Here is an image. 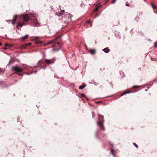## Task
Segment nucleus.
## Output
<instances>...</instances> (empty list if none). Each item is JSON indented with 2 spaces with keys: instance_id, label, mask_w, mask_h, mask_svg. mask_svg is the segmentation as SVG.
<instances>
[{
  "instance_id": "obj_1",
  "label": "nucleus",
  "mask_w": 157,
  "mask_h": 157,
  "mask_svg": "<svg viewBox=\"0 0 157 157\" xmlns=\"http://www.w3.org/2000/svg\"><path fill=\"white\" fill-rule=\"evenodd\" d=\"M31 15L28 14H25L21 15L20 18L21 20L17 23L18 25L17 26V27L18 26L22 27L26 25V24L24 22H27L30 20H31Z\"/></svg>"
},
{
  "instance_id": "obj_2",
  "label": "nucleus",
  "mask_w": 157,
  "mask_h": 157,
  "mask_svg": "<svg viewBox=\"0 0 157 157\" xmlns=\"http://www.w3.org/2000/svg\"><path fill=\"white\" fill-rule=\"evenodd\" d=\"M54 61L55 59H45L44 60H40L38 62V67L42 66V67H41V68H44V69L46 67V66H44L45 63L46 64L49 65L51 63H54Z\"/></svg>"
},
{
  "instance_id": "obj_3",
  "label": "nucleus",
  "mask_w": 157,
  "mask_h": 157,
  "mask_svg": "<svg viewBox=\"0 0 157 157\" xmlns=\"http://www.w3.org/2000/svg\"><path fill=\"white\" fill-rule=\"evenodd\" d=\"M59 39H60L59 37H57L54 40L50 41L47 43L44 44V46H45L49 44H52V47H56L55 49L57 50L58 49L56 48L59 47L60 46V43L59 42L57 41V40Z\"/></svg>"
},
{
  "instance_id": "obj_4",
  "label": "nucleus",
  "mask_w": 157,
  "mask_h": 157,
  "mask_svg": "<svg viewBox=\"0 0 157 157\" xmlns=\"http://www.w3.org/2000/svg\"><path fill=\"white\" fill-rule=\"evenodd\" d=\"M103 116L99 115H98V121L97 124L102 130H105V127L103 124Z\"/></svg>"
},
{
  "instance_id": "obj_5",
  "label": "nucleus",
  "mask_w": 157,
  "mask_h": 157,
  "mask_svg": "<svg viewBox=\"0 0 157 157\" xmlns=\"http://www.w3.org/2000/svg\"><path fill=\"white\" fill-rule=\"evenodd\" d=\"M33 18L31 17V22L32 25L35 26L39 25L40 24L39 22L37 20L35 16H33Z\"/></svg>"
},
{
  "instance_id": "obj_6",
  "label": "nucleus",
  "mask_w": 157,
  "mask_h": 157,
  "mask_svg": "<svg viewBox=\"0 0 157 157\" xmlns=\"http://www.w3.org/2000/svg\"><path fill=\"white\" fill-rule=\"evenodd\" d=\"M12 70L17 73H21L22 72L23 70V69L22 68L18 67V66H13L12 67Z\"/></svg>"
},
{
  "instance_id": "obj_7",
  "label": "nucleus",
  "mask_w": 157,
  "mask_h": 157,
  "mask_svg": "<svg viewBox=\"0 0 157 157\" xmlns=\"http://www.w3.org/2000/svg\"><path fill=\"white\" fill-rule=\"evenodd\" d=\"M31 43H28L22 45L21 46V48L22 49L26 48L27 46H29L31 45Z\"/></svg>"
},
{
  "instance_id": "obj_8",
  "label": "nucleus",
  "mask_w": 157,
  "mask_h": 157,
  "mask_svg": "<svg viewBox=\"0 0 157 157\" xmlns=\"http://www.w3.org/2000/svg\"><path fill=\"white\" fill-rule=\"evenodd\" d=\"M18 17V16H17L16 15L13 18V21L12 22V24H15L17 20V18Z\"/></svg>"
},
{
  "instance_id": "obj_9",
  "label": "nucleus",
  "mask_w": 157,
  "mask_h": 157,
  "mask_svg": "<svg viewBox=\"0 0 157 157\" xmlns=\"http://www.w3.org/2000/svg\"><path fill=\"white\" fill-rule=\"evenodd\" d=\"M102 50L106 53H108L110 51V50L108 48H105Z\"/></svg>"
},
{
  "instance_id": "obj_10",
  "label": "nucleus",
  "mask_w": 157,
  "mask_h": 157,
  "mask_svg": "<svg viewBox=\"0 0 157 157\" xmlns=\"http://www.w3.org/2000/svg\"><path fill=\"white\" fill-rule=\"evenodd\" d=\"M89 52L92 55H94L96 53V50L95 49H91L89 50Z\"/></svg>"
},
{
  "instance_id": "obj_11",
  "label": "nucleus",
  "mask_w": 157,
  "mask_h": 157,
  "mask_svg": "<svg viewBox=\"0 0 157 157\" xmlns=\"http://www.w3.org/2000/svg\"><path fill=\"white\" fill-rule=\"evenodd\" d=\"M131 92H132L131 91H125V92H124L121 95V96H122L125 94H128V93H131Z\"/></svg>"
},
{
  "instance_id": "obj_12",
  "label": "nucleus",
  "mask_w": 157,
  "mask_h": 157,
  "mask_svg": "<svg viewBox=\"0 0 157 157\" xmlns=\"http://www.w3.org/2000/svg\"><path fill=\"white\" fill-rule=\"evenodd\" d=\"M85 86H86V85H85V84H82V85H81L79 87V89H82L83 88H84Z\"/></svg>"
},
{
  "instance_id": "obj_13",
  "label": "nucleus",
  "mask_w": 157,
  "mask_h": 157,
  "mask_svg": "<svg viewBox=\"0 0 157 157\" xmlns=\"http://www.w3.org/2000/svg\"><path fill=\"white\" fill-rule=\"evenodd\" d=\"M151 6L154 10H156L157 9V7L153 3L151 4Z\"/></svg>"
},
{
  "instance_id": "obj_14",
  "label": "nucleus",
  "mask_w": 157,
  "mask_h": 157,
  "mask_svg": "<svg viewBox=\"0 0 157 157\" xmlns=\"http://www.w3.org/2000/svg\"><path fill=\"white\" fill-rule=\"evenodd\" d=\"M5 47H6L5 48V49H6L8 47L10 48V45L8 44H5Z\"/></svg>"
},
{
  "instance_id": "obj_15",
  "label": "nucleus",
  "mask_w": 157,
  "mask_h": 157,
  "mask_svg": "<svg viewBox=\"0 0 157 157\" xmlns=\"http://www.w3.org/2000/svg\"><path fill=\"white\" fill-rule=\"evenodd\" d=\"M36 44H43V42L41 41H37L36 42Z\"/></svg>"
},
{
  "instance_id": "obj_16",
  "label": "nucleus",
  "mask_w": 157,
  "mask_h": 157,
  "mask_svg": "<svg viewBox=\"0 0 157 157\" xmlns=\"http://www.w3.org/2000/svg\"><path fill=\"white\" fill-rule=\"evenodd\" d=\"M99 8V7H96L94 10V12H97L98 10V9Z\"/></svg>"
},
{
  "instance_id": "obj_17",
  "label": "nucleus",
  "mask_w": 157,
  "mask_h": 157,
  "mask_svg": "<svg viewBox=\"0 0 157 157\" xmlns=\"http://www.w3.org/2000/svg\"><path fill=\"white\" fill-rule=\"evenodd\" d=\"M28 38V36L26 35L22 38V39L23 40H25V39H27Z\"/></svg>"
},
{
  "instance_id": "obj_18",
  "label": "nucleus",
  "mask_w": 157,
  "mask_h": 157,
  "mask_svg": "<svg viewBox=\"0 0 157 157\" xmlns=\"http://www.w3.org/2000/svg\"><path fill=\"white\" fill-rule=\"evenodd\" d=\"M140 87L139 86H134L133 87V88L135 89H137Z\"/></svg>"
},
{
  "instance_id": "obj_19",
  "label": "nucleus",
  "mask_w": 157,
  "mask_h": 157,
  "mask_svg": "<svg viewBox=\"0 0 157 157\" xmlns=\"http://www.w3.org/2000/svg\"><path fill=\"white\" fill-rule=\"evenodd\" d=\"M133 144L136 148H138V146L135 143H133Z\"/></svg>"
},
{
  "instance_id": "obj_20",
  "label": "nucleus",
  "mask_w": 157,
  "mask_h": 157,
  "mask_svg": "<svg viewBox=\"0 0 157 157\" xmlns=\"http://www.w3.org/2000/svg\"><path fill=\"white\" fill-rule=\"evenodd\" d=\"M114 150L113 149H111V154L113 155V152H114Z\"/></svg>"
},
{
  "instance_id": "obj_21",
  "label": "nucleus",
  "mask_w": 157,
  "mask_h": 157,
  "mask_svg": "<svg viewBox=\"0 0 157 157\" xmlns=\"http://www.w3.org/2000/svg\"><path fill=\"white\" fill-rule=\"evenodd\" d=\"M17 75L20 76H22L23 75L21 73H18Z\"/></svg>"
},
{
  "instance_id": "obj_22",
  "label": "nucleus",
  "mask_w": 157,
  "mask_h": 157,
  "mask_svg": "<svg viewBox=\"0 0 157 157\" xmlns=\"http://www.w3.org/2000/svg\"><path fill=\"white\" fill-rule=\"evenodd\" d=\"M154 46L155 47H157V41L155 43Z\"/></svg>"
},
{
  "instance_id": "obj_23",
  "label": "nucleus",
  "mask_w": 157,
  "mask_h": 157,
  "mask_svg": "<svg viewBox=\"0 0 157 157\" xmlns=\"http://www.w3.org/2000/svg\"><path fill=\"white\" fill-rule=\"evenodd\" d=\"M87 23L90 24V20L87 21Z\"/></svg>"
},
{
  "instance_id": "obj_24",
  "label": "nucleus",
  "mask_w": 157,
  "mask_h": 157,
  "mask_svg": "<svg viewBox=\"0 0 157 157\" xmlns=\"http://www.w3.org/2000/svg\"><path fill=\"white\" fill-rule=\"evenodd\" d=\"M63 14V13H59V16H61Z\"/></svg>"
},
{
  "instance_id": "obj_25",
  "label": "nucleus",
  "mask_w": 157,
  "mask_h": 157,
  "mask_svg": "<svg viewBox=\"0 0 157 157\" xmlns=\"http://www.w3.org/2000/svg\"><path fill=\"white\" fill-rule=\"evenodd\" d=\"M117 0H113L112 2V3H114Z\"/></svg>"
},
{
  "instance_id": "obj_26",
  "label": "nucleus",
  "mask_w": 157,
  "mask_h": 157,
  "mask_svg": "<svg viewBox=\"0 0 157 157\" xmlns=\"http://www.w3.org/2000/svg\"><path fill=\"white\" fill-rule=\"evenodd\" d=\"M85 95L84 94H81V97H85Z\"/></svg>"
},
{
  "instance_id": "obj_27",
  "label": "nucleus",
  "mask_w": 157,
  "mask_h": 157,
  "mask_svg": "<svg viewBox=\"0 0 157 157\" xmlns=\"http://www.w3.org/2000/svg\"><path fill=\"white\" fill-rule=\"evenodd\" d=\"M125 5H126V6H129V4H128V3H126V4Z\"/></svg>"
},
{
  "instance_id": "obj_28",
  "label": "nucleus",
  "mask_w": 157,
  "mask_h": 157,
  "mask_svg": "<svg viewBox=\"0 0 157 157\" xmlns=\"http://www.w3.org/2000/svg\"><path fill=\"white\" fill-rule=\"evenodd\" d=\"M62 13H63L64 12V10H62Z\"/></svg>"
},
{
  "instance_id": "obj_29",
  "label": "nucleus",
  "mask_w": 157,
  "mask_h": 157,
  "mask_svg": "<svg viewBox=\"0 0 157 157\" xmlns=\"http://www.w3.org/2000/svg\"><path fill=\"white\" fill-rule=\"evenodd\" d=\"M100 102H101V101H99V102H98V103H100Z\"/></svg>"
},
{
  "instance_id": "obj_30",
  "label": "nucleus",
  "mask_w": 157,
  "mask_h": 157,
  "mask_svg": "<svg viewBox=\"0 0 157 157\" xmlns=\"http://www.w3.org/2000/svg\"><path fill=\"white\" fill-rule=\"evenodd\" d=\"M91 25H92L91 24V25H90V27H91Z\"/></svg>"
}]
</instances>
